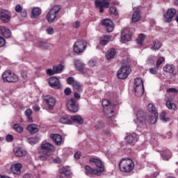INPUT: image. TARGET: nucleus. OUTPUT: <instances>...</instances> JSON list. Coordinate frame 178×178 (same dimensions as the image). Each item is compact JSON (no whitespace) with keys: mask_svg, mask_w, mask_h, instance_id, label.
Listing matches in <instances>:
<instances>
[{"mask_svg":"<svg viewBox=\"0 0 178 178\" xmlns=\"http://www.w3.org/2000/svg\"><path fill=\"white\" fill-rule=\"evenodd\" d=\"M47 74H48V76H53L54 74H56V72H55V69H47Z\"/></svg>","mask_w":178,"mask_h":178,"instance_id":"obj_53","label":"nucleus"},{"mask_svg":"<svg viewBox=\"0 0 178 178\" xmlns=\"http://www.w3.org/2000/svg\"><path fill=\"white\" fill-rule=\"evenodd\" d=\"M132 33L130 31V29H124L121 33V40L122 42L125 43L127 41H131Z\"/></svg>","mask_w":178,"mask_h":178,"instance_id":"obj_15","label":"nucleus"},{"mask_svg":"<svg viewBox=\"0 0 178 178\" xmlns=\"http://www.w3.org/2000/svg\"><path fill=\"white\" fill-rule=\"evenodd\" d=\"M71 120L72 121V124L73 123H76L77 124H83L84 123V120L80 115L71 116Z\"/></svg>","mask_w":178,"mask_h":178,"instance_id":"obj_27","label":"nucleus"},{"mask_svg":"<svg viewBox=\"0 0 178 178\" xmlns=\"http://www.w3.org/2000/svg\"><path fill=\"white\" fill-rule=\"evenodd\" d=\"M5 44H6V40L2 36H0V48L5 47Z\"/></svg>","mask_w":178,"mask_h":178,"instance_id":"obj_55","label":"nucleus"},{"mask_svg":"<svg viewBox=\"0 0 178 178\" xmlns=\"http://www.w3.org/2000/svg\"><path fill=\"white\" fill-rule=\"evenodd\" d=\"M74 158H75V159H80V158H81V152H76L74 155Z\"/></svg>","mask_w":178,"mask_h":178,"instance_id":"obj_59","label":"nucleus"},{"mask_svg":"<svg viewBox=\"0 0 178 178\" xmlns=\"http://www.w3.org/2000/svg\"><path fill=\"white\" fill-rule=\"evenodd\" d=\"M74 65L76 67V69H78L80 72L84 70V67L86 66V65H84V63L80 61V60H75Z\"/></svg>","mask_w":178,"mask_h":178,"instance_id":"obj_34","label":"nucleus"},{"mask_svg":"<svg viewBox=\"0 0 178 178\" xmlns=\"http://www.w3.org/2000/svg\"><path fill=\"white\" fill-rule=\"evenodd\" d=\"M119 168L124 173H130L134 169V162L130 159H122L119 163Z\"/></svg>","mask_w":178,"mask_h":178,"instance_id":"obj_1","label":"nucleus"},{"mask_svg":"<svg viewBox=\"0 0 178 178\" xmlns=\"http://www.w3.org/2000/svg\"><path fill=\"white\" fill-rule=\"evenodd\" d=\"M85 173L87 176H90V175L99 176L97 170L91 168L90 165L85 166Z\"/></svg>","mask_w":178,"mask_h":178,"instance_id":"obj_22","label":"nucleus"},{"mask_svg":"<svg viewBox=\"0 0 178 178\" xmlns=\"http://www.w3.org/2000/svg\"><path fill=\"white\" fill-rule=\"evenodd\" d=\"M2 79L6 83H16L19 78L16 74L12 73L10 70H7L3 73Z\"/></svg>","mask_w":178,"mask_h":178,"instance_id":"obj_6","label":"nucleus"},{"mask_svg":"<svg viewBox=\"0 0 178 178\" xmlns=\"http://www.w3.org/2000/svg\"><path fill=\"white\" fill-rule=\"evenodd\" d=\"M47 81L49 87L54 88V90H60L62 88V83H60V81L57 76H51Z\"/></svg>","mask_w":178,"mask_h":178,"instance_id":"obj_8","label":"nucleus"},{"mask_svg":"<svg viewBox=\"0 0 178 178\" xmlns=\"http://www.w3.org/2000/svg\"><path fill=\"white\" fill-rule=\"evenodd\" d=\"M39 152L40 154H42V156H40V159H44V156L45 155V144H42Z\"/></svg>","mask_w":178,"mask_h":178,"instance_id":"obj_44","label":"nucleus"},{"mask_svg":"<svg viewBox=\"0 0 178 178\" xmlns=\"http://www.w3.org/2000/svg\"><path fill=\"white\" fill-rule=\"evenodd\" d=\"M0 31L1 35L5 38H10V35H12L10 30L4 26H0Z\"/></svg>","mask_w":178,"mask_h":178,"instance_id":"obj_20","label":"nucleus"},{"mask_svg":"<svg viewBox=\"0 0 178 178\" xmlns=\"http://www.w3.org/2000/svg\"><path fill=\"white\" fill-rule=\"evenodd\" d=\"M163 62H165V57H159L156 61V67H159Z\"/></svg>","mask_w":178,"mask_h":178,"instance_id":"obj_47","label":"nucleus"},{"mask_svg":"<svg viewBox=\"0 0 178 178\" xmlns=\"http://www.w3.org/2000/svg\"><path fill=\"white\" fill-rule=\"evenodd\" d=\"M105 116H106V118H112L113 116V112H106L104 113Z\"/></svg>","mask_w":178,"mask_h":178,"instance_id":"obj_63","label":"nucleus"},{"mask_svg":"<svg viewBox=\"0 0 178 178\" xmlns=\"http://www.w3.org/2000/svg\"><path fill=\"white\" fill-rule=\"evenodd\" d=\"M22 168V165L19 163L13 164L11 165V172H13L14 175H20L21 173L20 170Z\"/></svg>","mask_w":178,"mask_h":178,"instance_id":"obj_23","label":"nucleus"},{"mask_svg":"<svg viewBox=\"0 0 178 178\" xmlns=\"http://www.w3.org/2000/svg\"><path fill=\"white\" fill-rule=\"evenodd\" d=\"M6 140L8 143H12V141H13V136L12 135H7Z\"/></svg>","mask_w":178,"mask_h":178,"instance_id":"obj_60","label":"nucleus"},{"mask_svg":"<svg viewBox=\"0 0 178 178\" xmlns=\"http://www.w3.org/2000/svg\"><path fill=\"white\" fill-rule=\"evenodd\" d=\"M111 38H112V36L108 35H103V37L101 38L99 41L100 45H106L111 40Z\"/></svg>","mask_w":178,"mask_h":178,"instance_id":"obj_31","label":"nucleus"},{"mask_svg":"<svg viewBox=\"0 0 178 178\" xmlns=\"http://www.w3.org/2000/svg\"><path fill=\"white\" fill-rule=\"evenodd\" d=\"M86 47L87 42L86 40H78L74 44L73 51L75 54H82Z\"/></svg>","mask_w":178,"mask_h":178,"instance_id":"obj_7","label":"nucleus"},{"mask_svg":"<svg viewBox=\"0 0 178 178\" xmlns=\"http://www.w3.org/2000/svg\"><path fill=\"white\" fill-rule=\"evenodd\" d=\"M103 127H104V124H102V122H99L97 124L95 125V129H96V130L102 129Z\"/></svg>","mask_w":178,"mask_h":178,"instance_id":"obj_57","label":"nucleus"},{"mask_svg":"<svg viewBox=\"0 0 178 178\" xmlns=\"http://www.w3.org/2000/svg\"><path fill=\"white\" fill-rule=\"evenodd\" d=\"M102 25L104 26L108 31V33H112L115 26L113 25V22L109 19H104L102 21Z\"/></svg>","mask_w":178,"mask_h":178,"instance_id":"obj_12","label":"nucleus"},{"mask_svg":"<svg viewBox=\"0 0 178 178\" xmlns=\"http://www.w3.org/2000/svg\"><path fill=\"white\" fill-rule=\"evenodd\" d=\"M147 111L148 112H156V108H155V105L154 104H149L147 105Z\"/></svg>","mask_w":178,"mask_h":178,"instance_id":"obj_46","label":"nucleus"},{"mask_svg":"<svg viewBox=\"0 0 178 178\" xmlns=\"http://www.w3.org/2000/svg\"><path fill=\"white\" fill-rule=\"evenodd\" d=\"M158 112H152L149 115L148 119H149V123L150 124H155L156 122L158 121V116H159Z\"/></svg>","mask_w":178,"mask_h":178,"instance_id":"obj_21","label":"nucleus"},{"mask_svg":"<svg viewBox=\"0 0 178 178\" xmlns=\"http://www.w3.org/2000/svg\"><path fill=\"white\" fill-rule=\"evenodd\" d=\"M95 5L96 8H99L100 13H104V8H109L111 0H95Z\"/></svg>","mask_w":178,"mask_h":178,"instance_id":"obj_9","label":"nucleus"},{"mask_svg":"<svg viewBox=\"0 0 178 178\" xmlns=\"http://www.w3.org/2000/svg\"><path fill=\"white\" fill-rule=\"evenodd\" d=\"M102 105L104 109H107V111H109V109H111L110 112H113V109L116 106V104H113L112 102H111V100L108 99H103L102 102Z\"/></svg>","mask_w":178,"mask_h":178,"instance_id":"obj_16","label":"nucleus"},{"mask_svg":"<svg viewBox=\"0 0 178 178\" xmlns=\"http://www.w3.org/2000/svg\"><path fill=\"white\" fill-rule=\"evenodd\" d=\"M153 49H159L161 47V42H159L158 40H156L153 42Z\"/></svg>","mask_w":178,"mask_h":178,"instance_id":"obj_45","label":"nucleus"},{"mask_svg":"<svg viewBox=\"0 0 178 178\" xmlns=\"http://www.w3.org/2000/svg\"><path fill=\"white\" fill-rule=\"evenodd\" d=\"M160 155L163 161H169L172 158V152L168 149L160 151Z\"/></svg>","mask_w":178,"mask_h":178,"instance_id":"obj_18","label":"nucleus"},{"mask_svg":"<svg viewBox=\"0 0 178 178\" xmlns=\"http://www.w3.org/2000/svg\"><path fill=\"white\" fill-rule=\"evenodd\" d=\"M72 87L74 90H76L79 92H83V88L81 87L80 82L76 81L75 83H73Z\"/></svg>","mask_w":178,"mask_h":178,"instance_id":"obj_38","label":"nucleus"},{"mask_svg":"<svg viewBox=\"0 0 178 178\" xmlns=\"http://www.w3.org/2000/svg\"><path fill=\"white\" fill-rule=\"evenodd\" d=\"M145 37V35L144 34H140L139 35V36L138 37L136 42L137 44H138V45H143V43L144 42V38Z\"/></svg>","mask_w":178,"mask_h":178,"instance_id":"obj_41","label":"nucleus"},{"mask_svg":"<svg viewBox=\"0 0 178 178\" xmlns=\"http://www.w3.org/2000/svg\"><path fill=\"white\" fill-rule=\"evenodd\" d=\"M54 72H56V74H59L63 72V69H65V66H63L61 64L54 65Z\"/></svg>","mask_w":178,"mask_h":178,"instance_id":"obj_36","label":"nucleus"},{"mask_svg":"<svg viewBox=\"0 0 178 178\" xmlns=\"http://www.w3.org/2000/svg\"><path fill=\"white\" fill-rule=\"evenodd\" d=\"M64 93L65 95H70V94H72V89H70V88H65Z\"/></svg>","mask_w":178,"mask_h":178,"instance_id":"obj_61","label":"nucleus"},{"mask_svg":"<svg viewBox=\"0 0 178 178\" xmlns=\"http://www.w3.org/2000/svg\"><path fill=\"white\" fill-rule=\"evenodd\" d=\"M67 84L73 86V84L76 83V81H74V78H73V76H69L67 78Z\"/></svg>","mask_w":178,"mask_h":178,"instance_id":"obj_51","label":"nucleus"},{"mask_svg":"<svg viewBox=\"0 0 178 178\" xmlns=\"http://www.w3.org/2000/svg\"><path fill=\"white\" fill-rule=\"evenodd\" d=\"M46 103L49 106V109H50V111H52V109L55 108V104H56V99H55L54 97H49V98H46Z\"/></svg>","mask_w":178,"mask_h":178,"instance_id":"obj_24","label":"nucleus"},{"mask_svg":"<svg viewBox=\"0 0 178 178\" xmlns=\"http://www.w3.org/2000/svg\"><path fill=\"white\" fill-rule=\"evenodd\" d=\"M109 13L116 16L118 15V10H116L115 7L111 6L109 8Z\"/></svg>","mask_w":178,"mask_h":178,"instance_id":"obj_50","label":"nucleus"},{"mask_svg":"<svg viewBox=\"0 0 178 178\" xmlns=\"http://www.w3.org/2000/svg\"><path fill=\"white\" fill-rule=\"evenodd\" d=\"M27 130L29 131L31 134H34L40 130V127L38 125L32 124H29L27 126Z\"/></svg>","mask_w":178,"mask_h":178,"instance_id":"obj_25","label":"nucleus"},{"mask_svg":"<svg viewBox=\"0 0 178 178\" xmlns=\"http://www.w3.org/2000/svg\"><path fill=\"white\" fill-rule=\"evenodd\" d=\"M45 151L46 152H55V146L52 143H45Z\"/></svg>","mask_w":178,"mask_h":178,"instance_id":"obj_33","label":"nucleus"},{"mask_svg":"<svg viewBox=\"0 0 178 178\" xmlns=\"http://www.w3.org/2000/svg\"><path fill=\"white\" fill-rule=\"evenodd\" d=\"M38 141H40V139L38 138V137L28 138V143H29V144H31V145H34V144H37Z\"/></svg>","mask_w":178,"mask_h":178,"instance_id":"obj_40","label":"nucleus"},{"mask_svg":"<svg viewBox=\"0 0 178 178\" xmlns=\"http://www.w3.org/2000/svg\"><path fill=\"white\" fill-rule=\"evenodd\" d=\"M60 122L63 124H72V121L70 119H69V117H67V115H63L60 119Z\"/></svg>","mask_w":178,"mask_h":178,"instance_id":"obj_35","label":"nucleus"},{"mask_svg":"<svg viewBox=\"0 0 178 178\" xmlns=\"http://www.w3.org/2000/svg\"><path fill=\"white\" fill-rule=\"evenodd\" d=\"M149 72L151 74H157L158 71L156 70V67H152L149 69Z\"/></svg>","mask_w":178,"mask_h":178,"instance_id":"obj_62","label":"nucleus"},{"mask_svg":"<svg viewBox=\"0 0 178 178\" xmlns=\"http://www.w3.org/2000/svg\"><path fill=\"white\" fill-rule=\"evenodd\" d=\"M165 105L168 109H172V111H176L177 109V106L175 103H172L170 100H167Z\"/></svg>","mask_w":178,"mask_h":178,"instance_id":"obj_37","label":"nucleus"},{"mask_svg":"<svg viewBox=\"0 0 178 178\" xmlns=\"http://www.w3.org/2000/svg\"><path fill=\"white\" fill-rule=\"evenodd\" d=\"M115 55H116V49L115 48H111L106 52V58L109 60L111 59H113V58H115Z\"/></svg>","mask_w":178,"mask_h":178,"instance_id":"obj_29","label":"nucleus"},{"mask_svg":"<svg viewBox=\"0 0 178 178\" xmlns=\"http://www.w3.org/2000/svg\"><path fill=\"white\" fill-rule=\"evenodd\" d=\"M41 9L38 7L33 8L31 10V19H37L40 15H41Z\"/></svg>","mask_w":178,"mask_h":178,"instance_id":"obj_26","label":"nucleus"},{"mask_svg":"<svg viewBox=\"0 0 178 178\" xmlns=\"http://www.w3.org/2000/svg\"><path fill=\"white\" fill-rule=\"evenodd\" d=\"M155 60V56H150L147 58L148 65H154V62Z\"/></svg>","mask_w":178,"mask_h":178,"instance_id":"obj_52","label":"nucleus"},{"mask_svg":"<svg viewBox=\"0 0 178 178\" xmlns=\"http://www.w3.org/2000/svg\"><path fill=\"white\" fill-rule=\"evenodd\" d=\"M137 120L142 124H144L145 122H147V117H145V114L144 112H138L136 113Z\"/></svg>","mask_w":178,"mask_h":178,"instance_id":"obj_30","label":"nucleus"},{"mask_svg":"<svg viewBox=\"0 0 178 178\" xmlns=\"http://www.w3.org/2000/svg\"><path fill=\"white\" fill-rule=\"evenodd\" d=\"M160 119L163 122H169L170 120V118L169 117H166V113L162 112L161 114L160 115Z\"/></svg>","mask_w":178,"mask_h":178,"instance_id":"obj_43","label":"nucleus"},{"mask_svg":"<svg viewBox=\"0 0 178 178\" xmlns=\"http://www.w3.org/2000/svg\"><path fill=\"white\" fill-rule=\"evenodd\" d=\"M31 112H26L25 115L27 118V120L29 123H33V117H31Z\"/></svg>","mask_w":178,"mask_h":178,"instance_id":"obj_49","label":"nucleus"},{"mask_svg":"<svg viewBox=\"0 0 178 178\" xmlns=\"http://www.w3.org/2000/svg\"><path fill=\"white\" fill-rule=\"evenodd\" d=\"M13 152L15 155V156H24L26 154H27V152L26 150H23L22 148L19 147H15L13 149Z\"/></svg>","mask_w":178,"mask_h":178,"instance_id":"obj_28","label":"nucleus"},{"mask_svg":"<svg viewBox=\"0 0 178 178\" xmlns=\"http://www.w3.org/2000/svg\"><path fill=\"white\" fill-rule=\"evenodd\" d=\"M21 74L23 79H27V71H22Z\"/></svg>","mask_w":178,"mask_h":178,"instance_id":"obj_64","label":"nucleus"},{"mask_svg":"<svg viewBox=\"0 0 178 178\" xmlns=\"http://www.w3.org/2000/svg\"><path fill=\"white\" fill-rule=\"evenodd\" d=\"M67 106L70 112H79V105L76 104V99L73 97L67 102Z\"/></svg>","mask_w":178,"mask_h":178,"instance_id":"obj_13","label":"nucleus"},{"mask_svg":"<svg viewBox=\"0 0 178 178\" xmlns=\"http://www.w3.org/2000/svg\"><path fill=\"white\" fill-rule=\"evenodd\" d=\"M89 162L94 163L95 166H96L95 170H97L99 176H101L105 170V166L102 163V161L99 159L92 158L90 159Z\"/></svg>","mask_w":178,"mask_h":178,"instance_id":"obj_5","label":"nucleus"},{"mask_svg":"<svg viewBox=\"0 0 178 178\" xmlns=\"http://www.w3.org/2000/svg\"><path fill=\"white\" fill-rule=\"evenodd\" d=\"M138 138L139 136L137 134L132 133L126 136L125 141L127 144H129V145H135L136 143L138 141Z\"/></svg>","mask_w":178,"mask_h":178,"instance_id":"obj_10","label":"nucleus"},{"mask_svg":"<svg viewBox=\"0 0 178 178\" xmlns=\"http://www.w3.org/2000/svg\"><path fill=\"white\" fill-rule=\"evenodd\" d=\"M60 9H62V7L59 5L54 6L50 9L49 12L47 15V20L49 23H53V22L56 20Z\"/></svg>","mask_w":178,"mask_h":178,"instance_id":"obj_3","label":"nucleus"},{"mask_svg":"<svg viewBox=\"0 0 178 178\" xmlns=\"http://www.w3.org/2000/svg\"><path fill=\"white\" fill-rule=\"evenodd\" d=\"M15 10L17 12V13H20L23 10V8L22 6L18 4L15 6Z\"/></svg>","mask_w":178,"mask_h":178,"instance_id":"obj_56","label":"nucleus"},{"mask_svg":"<svg viewBox=\"0 0 178 178\" xmlns=\"http://www.w3.org/2000/svg\"><path fill=\"white\" fill-rule=\"evenodd\" d=\"M176 16V9L170 8L168 10L165 15H164V22L165 23H170L173 20V17Z\"/></svg>","mask_w":178,"mask_h":178,"instance_id":"obj_11","label":"nucleus"},{"mask_svg":"<svg viewBox=\"0 0 178 178\" xmlns=\"http://www.w3.org/2000/svg\"><path fill=\"white\" fill-rule=\"evenodd\" d=\"M49 137L56 145H62V144L63 143V138L60 134H50Z\"/></svg>","mask_w":178,"mask_h":178,"instance_id":"obj_14","label":"nucleus"},{"mask_svg":"<svg viewBox=\"0 0 178 178\" xmlns=\"http://www.w3.org/2000/svg\"><path fill=\"white\" fill-rule=\"evenodd\" d=\"M166 92H168V93L171 92L172 94L177 95V94H178V90L176 89L175 88H170L167 89Z\"/></svg>","mask_w":178,"mask_h":178,"instance_id":"obj_48","label":"nucleus"},{"mask_svg":"<svg viewBox=\"0 0 178 178\" xmlns=\"http://www.w3.org/2000/svg\"><path fill=\"white\" fill-rule=\"evenodd\" d=\"M72 175L70 170L67 167H63L58 170V177L59 178H67Z\"/></svg>","mask_w":178,"mask_h":178,"instance_id":"obj_17","label":"nucleus"},{"mask_svg":"<svg viewBox=\"0 0 178 178\" xmlns=\"http://www.w3.org/2000/svg\"><path fill=\"white\" fill-rule=\"evenodd\" d=\"M131 72V68L127 65H122L121 67L117 72V77L121 80H124L129 77V74Z\"/></svg>","mask_w":178,"mask_h":178,"instance_id":"obj_4","label":"nucleus"},{"mask_svg":"<svg viewBox=\"0 0 178 178\" xmlns=\"http://www.w3.org/2000/svg\"><path fill=\"white\" fill-rule=\"evenodd\" d=\"M88 65L90 66V67H94V66H95V65H97V61L95 60H90L88 62Z\"/></svg>","mask_w":178,"mask_h":178,"instance_id":"obj_58","label":"nucleus"},{"mask_svg":"<svg viewBox=\"0 0 178 178\" xmlns=\"http://www.w3.org/2000/svg\"><path fill=\"white\" fill-rule=\"evenodd\" d=\"M46 31L49 35H52L55 33V30L52 27L47 28Z\"/></svg>","mask_w":178,"mask_h":178,"instance_id":"obj_54","label":"nucleus"},{"mask_svg":"<svg viewBox=\"0 0 178 178\" xmlns=\"http://www.w3.org/2000/svg\"><path fill=\"white\" fill-rule=\"evenodd\" d=\"M163 70L167 73H173L175 72V66L173 65H166L163 67Z\"/></svg>","mask_w":178,"mask_h":178,"instance_id":"obj_39","label":"nucleus"},{"mask_svg":"<svg viewBox=\"0 0 178 178\" xmlns=\"http://www.w3.org/2000/svg\"><path fill=\"white\" fill-rule=\"evenodd\" d=\"M13 129L16 131L17 133H22L23 131V127H22L19 124H14Z\"/></svg>","mask_w":178,"mask_h":178,"instance_id":"obj_42","label":"nucleus"},{"mask_svg":"<svg viewBox=\"0 0 178 178\" xmlns=\"http://www.w3.org/2000/svg\"><path fill=\"white\" fill-rule=\"evenodd\" d=\"M134 91L136 97H142L144 95V83L143 79L136 78L134 83Z\"/></svg>","mask_w":178,"mask_h":178,"instance_id":"obj_2","label":"nucleus"},{"mask_svg":"<svg viewBox=\"0 0 178 178\" xmlns=\"http://www.w3.org/2000/svg\"><path fill=\"white\" fill-rule=\"evenodd\" d=\"M140 19H141V15H140V11L135 10L132 15V22L136 23V22H140Z\"/></svg>","mask_w":178,"mask_h":178,"instance_id":"obj_32","label":"nucleus"},{"mask_svg":"<svg viewBox=\"0 0 178 178\" xmlns=\"http://www.w3.org/2000/svg\"><path fill=\"white\" fill-rule=\"evenodd\" d=\"M12 17L8 14V11L3 10L0 12V19L4 23H9Z\"/></svg>","mask_w":178,"mask_h":178,"instance_id":"obj_19","label":"nucleus"}]
</instances>
